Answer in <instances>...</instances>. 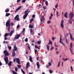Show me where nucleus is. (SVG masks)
<instances>
[{
	"instance_id": "nucleus-19",
	"label": "nucleus",
	"mask_w": 74,
	"mask_h": 74,
	"mask_svg": "<svg viewBox=\"0 0 74 74\" xmlns=\"http://www.w3.org/2000/svg\"><path fill=\"white\" fill-rule=\"evenodd\" d=\"M42 1L43 2H44V1H45V3L46 4V5H47V4H48V1H46V0H43Z\"/></svg>"
},
{
	"instance_id": "nucleus-28",
	"label": "nucleus",
	"mask_w": 74,
	"mask_h": 74,
	"mask_svg": "<svg viewBox=\"0 0 74 74\" xmlns=\"http://www.w3.org/2000/svg\"><path fill=\"white\" fill-rule=\"evenodd\" d=\"M69 23H70V24H72V22H71V20H68V21Z\"/></svg>"
},
{
	"instance_id": "nucleus-29",
	"label": "nucleus",
	"mask_w": 74,
	"mask_h": 74,
	"mask_svg": "<svg viewBox=\"0 0 74 74\" xmlns=\"http://www.w3.org/2000/svg\"><path fill=\"white\" fill-rule=\"evenodd\" d=\"M44 18L43 16H42V19H40V21L41 22H42V21H44Z\"/></svg>"
},
{
	"instance_id": "nucleus-47",
	"label": "nucleus",
	"mask_w": 74,
	"mask_h": 74,
	"mask_svg": "<svg viewBox=\"0 0 74 74\" xmlns=\"http://www.w3.org/2000/svg\"><path fill=\"white\" fill-rule=\"evenodd\" d=\"M19 27H20V25H18L17 26V29H18V28H19Z\"/></svg>"
},
{
	"instance_id": "nucleus-10",
	"label": "nucleus",
	"mask_w": 74,
	"mask_h": 74,
	"mask_svg": "<svg viewBox=\"0 0 74 74\" xmlns=\"http://www.w3.org/2000/svg\"><path fill=\"white\" fill-rule=\"evenodd\" d=\"M16 63H17L18 64H20V61L19 60V58H16Z\"/></svg>"
},
{
	"instance_id": "nucleus-50",
	"label": "nucleus",
	"mask_w": 74,
	"mask_h": 74,
	"mask_svg": "<svg viewBox=\"0 0 74 74\" xmlns=\"http://www.w3.org/2000/svg\"><path fill=\"white\" fill-rule=\"evenodd\" d=\"M57 13H56V15L58 16H59V15H58V14H59V13L57 11L56 12Z\"/></svg>"
},
{
	"instance_id": "nucleus-1",
	"label": "nucleus",
	"mask_w": 74,
	"mask_h": 74,
	"mask_svg": "<svg viewBox=\"0 0 74 74\" xmlns=\"http://www.w3.org/2000/svg\"><path fill=\"white\" fill-rule=\"evenodd\" d=\"M3 52L4 54L5 55V56L4 60L6 63V64H7L8 63V58L7 56L9 55V53H8L7 50H5L3 51Z\"/></svg>"
},
{
	"instance_id": "nucleus-64",
	"label": "nucleus",
	"mask_w": 74,
	"mask_h": 74,
	"mask_svg": "<svg viewBox=\"0 0 74 74\" xmlns=\"http://www.w3.org/2000/svg\"><path fill=\"white\" fill-rule=\"evenodd\" d=\"M51 16H53V14L51 13Z\"/></svg>"
},
{
	"instance_id": "nucleus-18",
	"label": "nucleus",
	"mask_w": 74,
	"mask_h": 74,
	"mask_svg": "<svg viewBox=\"0 0 74 74\" xmlns=\"http://www.w3.org/2000/svg\"><path fill=\"white\" fill-rule=\"evenodd\" d=\"M11 64H12V61H10L8 63V65L9 67L11 66Z\"/></svg>"
},
{
	"instance_id": "nucleus-37",
	"label": "nucleus",
	"mask_w": 74,
	"mask_h": 74,
	"mask_svg": "<svg viewBox=\"0 0 74 74\" xmlns=\"http://www.w3.org/2000/svg\"><path fill=\"white\" fill-rule=\"evenodd\" d=\"M18 67H16L15 68V71H18Z\"/></svg>"
},
{
	"instance_id": "nucleus-43",
	"label": "nucleus",
	"mask_w": 74,
	"mask_h": 74,
	"mask_svg": "<svg viewBox=\"0 0 74 74\" xmlns=\"http://www.w3.org/2000/svg\"><path fill=\"white\" fill-rule=\"evenodd\" d=\"M22 3H25L26 2V0H23L22 1Z\"/></svg>"
},
{
	"instance_id": "nucleus-8",
	"label": "nucleus",
	"mask_w": 74,
	"mask_h": 74,
	"mask_svg": "<svg viewBox=\"0 0 74 74\" xmlns=\"http://www.w3.org/2000/svg\"><path fill=\"white\" fill-rule=\"evenodd\" d=\"M30 32L31 35H33L34 34V31L33 30V29H30Z\"/></svg>"
},
{
	"instance_id": "nucleus-20",
	"label": "nucleus",
	"mask_w": 74,
	"mask_h": 74,
	"mask_svg": "<svg viewBox=\"0 0 74 74\" xmlns=\"http://www.w3.org/2000/svg\"><path fill=\"white\" fill-rule=\"evenodd\" d=\"M62 60L63 61L65 62V61H67V60H68V58H66V59H65L63 58L62 59Z\"/></svg>"
},
{
	"instance_id": "nucleus-13",
	"label": "nucleus",
	"mask_w": 74,
	"mask_h": 74,
	"mask_svg": "<svg viewBox=\"0 0 74 74\" xmlns=\"http://www.w3.org/2000/svg\"><path fill=\"white\" fill-rule=\"evenodd\" d=\"M27 15H28V14H25V15H24L23 16V19H26V17H27Z\"/></svg>"
},
{
	"instance_id": "nucleus-23",
	"label": "nucleus",
	"mask_w": 74,
	"mask_h": 74,
	"mask_svg": "<svg viewBox=\"0 0 74 74\" xmlns=\"http://www.w3.org/2000/svg\"><path fill=\"white\" fill-rule=\"evenodd\" d=\"M46 47H47V50H48V51H49V45H46Z\"/></svg>"
},
{
	"instance_id": "nucleus-7",
	"label": "nucleus",
	"mask_w": 74,
	"mask_h": 74,
	"mask_svg": "<svg viewBox=\"0 0 74 74\" xmlns=\"http://www.w3.org/2000/svg\"><path fill=\"white\" fill-rule=\"evenodd\" d=\"M19 15H17L15 16L14 19L15 20H17V21H18L19 20Z\"/></svg>"
},
{
	"instance_id": "nucleus-56",
	"label": "nucleus",
	"mask_w": 74,
	"mask_h": 74,
	"mask_svg": "<svg viewBox=\"0 0 74 74\" xmlns=\"http://www.w3.org/2000/svg\"><path fill=\"white\" fill-rule=\"evenodd\" d=\"M3 64L1 63V62H0V66H1Z\"/></svg>"
},
{
	"instance_id": "nucleus-14",
	"label": "nucleus",
	"mask_w": 74,
	"mask_h": 74,
	"mask_svg": "<svg viewBox=\"0 0 74 74\" xmlns=\"http://www.w3.org/2000/svg\"><path fill=\"white\" fill-rule=\"evenodd\" d=\"M14 49L15 51H17V50H18V48H17V47H16V45H14Z\"/></svg>"
},
{
	"instance_id": "nucleus-27",
	"label": "nucleus",
	"mask_w": 74,
	"mask_h": 74,
	"mask_svg": "<svg viewBox=\"0 0 74 74\" xmlns=\"http://www.w3.org/2000/svg\"><path fill=\"white\" fill-rule=\"evenodd\" d=\"M10 15V13H7L6 14V15H5V16H9V15Z\"/></svg>"
},
{
	"instance_id": "nucleus-42",
	"label": "nucleus",
	"mask_w": 74,
	"mask_h": 74,
	"mask_svg": "<svg viewBox=\"0 0 74 74\" xmlns=\"http://www.w3.org/2000/svg\"><path fill=\"white\" fill-rule=\"evenodd\" d=\"M35 16H36V15L34 14L32 16V18H35Z\"/></svg>"
},
{
	"instance_id": "nucleus-55",
	"label": "nucleus",
	"mask_w": 74,
	"mask_h": 74,
	"mask_svg": "<svg viewBox=\"0 0 74 74\" xmlns=\"http://www.w3.org/2000/svg\"><path fill=\"white\" fill-rule=\"evenodd\" d=\"M51 23V21H47V23Z\"/></svg>"
},
{
	"instance_id": "nucleus-21",
	"label": "nucleus",
	"mask_w": 74,
	"mask_h": 74,
	"mask_svg": "<svg viewBox=\"0 0 74 74\" xmlns=\"http://www.w3.org/2000/svg\"><path fill=\"white\" fill-rule=\"evenodd\" d=\"M29 60L31 62H33V60H32V56H30L29 57Z\"/></svg>"
},
{
	"instance_id": "nucleus-33",
	"label": "nucleus",
	"mask_w": 74,
	"mask_h": 74,
	"mask_svg": "<svg viewBox=\"0 0 74 74\" xmlns=\"http://www.w3.org/2000/svg\"><path fill=\"white\" fill-rule=\"evenodd\" d=\"M49 43H50V44L52 45V42L51 41V40H49Z\"/></svg>"
},
{
	"instance_id": "nucleus-22",
	"label": "nucleus",
	"mask_w": 74,
	"mask_h": 74,
	"mask_svg": "<svg viewBox=\"0 0 74 74\" xmlns=\"http://www.w3.org/2000/svg\"><path fill=\"white\" fill-rule=\"evenodd\" d=\"M22 7V6H20L18 8V9L16 10V12L18 11V10H20V9H21V8Z\"/></svg>"
},
{
	"instance_id": "nucleus-3",
	"label": "nucleus",
	"mask_w": 74,
	"mask_h": 74,
	"mask_svg": "<svg viewBox=\"0 0 74 74\" xmlns=\"http://www.w3.org/2000/svg\"><path fill=\"white\" fill-rule=\"evenodd\" d=\"M14 33V30L11 31L10 33H6L5 34L4 36V37H7V36H10V37H11V36H12V34H13Z\"/></svg>"
},
{
	"instance_id": "nucleus-35",
	"label": "nucleus",
	"mask_w": 74,
	"mask_h": 74,
	"mask_svg": "<svg viewBox=\"0 0 74 74\" xmlns=\"http://www.w3.org/2000/svg\"><path fill=\"white\" fill-rule=\"evenodd\" d=\"M12 73L13 74H17V73H16V72L15 71H13Z\"/></svg>"
},
{
	"instance_id": "nucleus-15",
	"label": "nucleus",
	"mask_w": 74,
	"mask_h": 74,
	"mask_svg": "<svg viewBox=\"0 0 74 74\" xmlns=\"http://www.w3.org/2000/svg\"><path fill=\"white\" fill-rule=\"evenodd\" d=\"M13 53L12 54V56L13 57H15V51H13Z\"/></svg>"
},
{
	"instance_id": "nucleus-45",
	"label": "nucleus",
	"mask_w": 74,
	"mask_h": 74,
	"mask_svg": "<svg viewBox=\"0 0 74 74\" xmlns=\"http://www.w3.org/2000/svg\"><path fill=\"white\" fill-rule=\"evenodd\" d=\"M43 9H44V10H46V9H47V7H46V6H44L43 7Z\"/></svg>"
},
{
	"instance_id": "nucleus-9",
	"label": "nucleus",
	"mask_w": 74,
	"mask_h": 74,
	"mask_svg": "<svg viewBox=\"0 0 74 74\" xmlns=\"http://www.w3.org/2000/svg\"><path fill=\"white\" fill-rule=\"evenodd\" d=\"M62 37L61 36H60V44H62L63 45H64V43H63V42H62Z\"/></svg>"
},
{
	"instance_id": "nucleus-54",
	"label": "nucleus",
	"mask_w": 74,
	"mask_h": 74,
	"mask_svg": "<svg viewBox=\"0 0 74 74\" xmlns=\"http://www.w3.org/2000/svg\"><path fill=\"white\" fill-rule=\"evenodd\" d=\"M58 7V5H56L55 6V7L56 8H57V7Z\"/></svg>"
},
{
	"instance_id": "nucleus-34",
	"label": "nucleus",
	"mask_w": 74,
	"mask_h": 74,
	"mask_svg": "<svg viewBox=\"0 0 74 74\" xmlns=\"http://www.w3.org/2000/svg\"><path fill=\"white\" fill-rule=\"evenodd\" d=\"M34 20V19L33 18H32L30 21V23H32V22H33V21Z\"/></svg>"
},
{
	"instance_id": "nucleus-24",
	"label": "nucleus",
	"mask_w": 74,
	"mask_h": 74,
	"mask_svg": "<svg viewBox=\"0 0 74 74\" xmlns=\"http://www.w3.org/2000/svg\"><path fill=\"white\" fill-rule=\"evenodd\" d=\"M67 13L66 12L64 14V16L65 18H67Z\"/></svg>"
},
{
	"instance_id": "nucleus-16",
	"label": "nucleus",
	"mask_w": 74,
	"mask_h": 74,
	"mask_svg": "<svg viewBox=\"0 0 74 74\" xmlns=\"http://www.w3.org/2000/svg\"><path fill=\"white\" fill-rule=\"evenodd\" d=\"M70 50H71L72 49V48H73V46L72 45V43H70Z\"/></svg>"
},
{
	"instance_id": "nucleus-53",
	"label": "nucleus",
	"mask_w": 74,
	"mask_h": 74,
	"mask_svg": "<svg viewBox=\"0 0 74 74\" xmlns=\"http://www.w3.org/2000/svg\"><path fill=\"white\" fill-rule=\"evenodd\" d=\"M4 38H5L4 40H7V38H6V37L4 36Z\"/></svg>"
},
{
	"instance_id": "nucleus-62",
	"label": "nucleus",
	"mask_w": 74,
	"mask_h": 74,
	"mask_svg": "<svg viewBox=\"0 0 74 74\" xmlns=\"http://www.w3.org/2000/svg\"><path fill=\"white\" fill-rule=\"evenodd\" d=\"M56 53H57V54H59V51H57L56 52Z\"/></svg>"
},
{
	"instance_id": "nucleus-2",
	"label": "nucleus",
	"mask_w": 74,
	"mask_h": 74,
	"mask_svg": "<svg viewBox=\"0 0 74 74\" xmlns=\"http://www.w3.org/2000/svg\"><path fill=\"white\" fill-rule=\"evenodd\" d=\"M10 26H11V23H10V20L9 19L6 23V27H8V32H10Z\"/></svg>"
},
{
	"instance_id": "nucleus-46",
	"label": "nucleus",
	"mask_w": 74,
	"mask_h": 74,
	"mask_svg": "<svg viewBox=\"0 0 74 74\" xmlns=\"http://www.w3.org/2000/svg\"><path fill=\"white\" fill-rule=\"evenodd\" d=\"M21 71L22 73H23V74H25V71H23V70H21Z\"/></svg>"
},
{
	"instance_id": "nucleus-11",
	"label": "nucleus",
	"mask_w": 74,
	"mask_h": 74,
	"mask_svg": "<svg viewBox=\"0 0 74 74\" xmlns=\"http://www.w3.org/2000/svg\"><path fill=\"white\" fill-rule=\"evenodd\" d=\"M30 63L29 62H27L26 65V69H28V67H30Z\"/></svg>"
},
{
	"instance_id": "nucleus-39",
	"label": "nucleus",
	"mask_w": 74,
	"mask_h": 74,
	"mask_svg": "<svg viewBox=\"0 0 74 74\" xmlns=\"http://www.w3.org/2000/svg\"><path fill=\"white\" fill-rule=\"evenodd\" d=\"M53 49H54V48H53V47L51 46V51H52V50H53Z\"/></svg>"
},
{
	"instance_id": "nucleus-60",
	"label": "nucleus",
	"mask_w": 74,
	"mask_h": 74,
	"mask_svg": "<svg viewBox=\"0 0 74 74\" xmlns=\"http://www.w3.org/2000/svg\"><path fill=\"white\" fill-rule=\"evenodd\" d=\"M28 47L29 50H30V46H28Z\"/></svg>"
},
{
	"instance_id": "nucleus-44",
	"label": "nucleus",
	"mask_w": 74,
	"mask_h": 74,
	"mask_svg": "<svg viewBox=\"0 0 74 74\" xmlns=\"http://www.w3.org/2000/svg\"><path fill=\"white\" fill-rule=\"evenodd\" d=\"M25 42H27V41H28V39L27 38L25 40Z\"/></svg>"
},
{
	"instance_id": "nucleus-6",
	"label": "nucleus",
	"mask_w": 74,
	"mask_h": 74,
	"mask_svg": "<svg viewBox=\"0 0 74 74\" xmlns=\"http://www.w3.org/2000/svg\"><path fill=\"white\" fill-rule=\"evenodd\" d=\"M63 23H64V21L62 20L61 21L60 26L62 29L64 28V25H63Z\"/></svg>"
},
{
	"instance_id": "nucleus-49",
	"label": "nucleus",
	"mask_w": 74,
	"mask_h": 74,
	"mask_svg": "<svg viewBox=\"0 0 74 74\" xmlns=\"http://www.w3.org/2000/svg\"><path fill=\"white\" fill-rule=\"evenodd\" d=\"M49 73L50 74H51L52 73H53V71H51V70H49Z\"/></svg>"
},
{
	"instance_id": "nucleus-12",
	"label": "nucleus",
	"mask_w": 74,
	"mask_h": 74,
	"mask_svg": "<svg viewBox=\"0 0 74 74\" xmlns=\"http://www.w3.org/2000/svg\"><path fill=\"white\" fill-rule=\"evenodd\" d=\"M69 34L70 35L71 40H72L73 41H74V38H73V37H72V35H71V33H69Z\"/></svg>"
},
{
	"instance_id": "nucleus-30",
	"label": "nucleus",
	"mask_w": 74,
	"mask_h": 74,
	"mask_svg": "<svg viewBox=\"0 0 74 74\" xmlns=\"http://www.w3.org/2000/svg\"><path fill=\"white\" fill-rule=\"evenodd\" d=\"M29 27L30 28H33V27H34L33 26V25H29Z\"/></svg>"
},
{
	"instance_id": "nucleus-5",
	"label": "nucleus",
	"mask_w": 74,
	"mask_h": 74,
	"mask_svg": "<svg viewBox=\"0 0 74 74\" xmlns=\"http://www.w3.org/2000/svg\"><path fill=\"white\" fill-rule=\"evenodd\" d=\"M74 16V14H73V13H71L69 14V18L71 20L72 19V18H73Z\"/></svg>"
},
{
	"instance_id": "nucleus-48",
	"label": "nucleus",
	"mask_w": 74,
	"mask_h": 74,
	"mask_svg": "<svg viewBox=\"0 0 74 74\" xmlns=\"http://www.w3.org/2000/svg\"><path fill=\"white\" fill-rule=\"evenodd\" d=\"M18 67L19 69H20L21 68V65H18Z\"/></svg>"
},
{
	"instance_id": "nucleus-52",
	"label": "nucleus",
	"mask_w": 74,
	"mask_h": 74,
	"mask_svg": "<svg viewBox=\"0 0 74 74\" xmlns=\"http://www.w3.org/2000/svg\"><path fill=\"white\" fill-rule=\"evenodd\" d=\"M25 28H23V30L22 32H25Z\"/></svg>"
},
{
	"instance_id": "nucleus-41",
	"label": "nucleus",
	"mask_w": 74,
	"mask_h": 74,
	"mask_svg": "<svg viewBox=\"0 0 74 74\" xmlns=\"http://www.w3.org/2000/svg\"><path fill=\"white\" fill-rule=\"evenodd\" d=\"M35 53V54H36L37 53V50H36V49H34Z\"/></svg>"
},
{
	"instance_id": "nucleus-26",
	"label": "nucleus",
	"mask_w": 74,
	"mask_h": 74,
	"mask_svg": "<svg viewBox=\"0 0 74 74\" xmlns=\"http://www.w3.org/2000/svg\"><path fill=\"white\" fill-rule=\"evenodd\" d=\"M9 11H10V9H7L6 10H5V11L6 12H9Z\"/></svg>"
},
{
	"instance_id": "nucleus-59",
	"label": "nucleus",
	"mask_w": 74,
	"mask_h": 74,
	"mask_svg": "<svg viewBox=\"0 0 74 74\" xmlns=\"http://www.w3.org/2000/svg\"><path fill=\"white\" fill-rule=\"evenodd\" d=\"M11 25L12 26H14V23L12 22L11 23Z\"/></svg>"
},
{
	"instance_id": "nucleus-40",
	"label": "nucleus",
	"mask_w": 74,
	"mask_h": 74,
	"mask_svg": "<svg viewBox=\"0 0 74 74\" xmlns=\"http://www.w3.org/2000/svg\"><path fill=\"white\" fill-rule=\"evenodd\" d=\"M60 62H59L58 64V67H59V66H60Z\"/></svg>"
},
{
	"instance_id": "nucleus-57",
	"label": "nucleus",
	"mask_w": 74,
	"mask_h": 74,
	"mask_svg": "<svg viewBox=\"0 0 74 74\" xmlns=\"http://www.w3.org/2000/svg\"><path fill=\"white\" fill-rule=\"evenodd\" d=\"M55 39V38H54V37H53L52 38V40L53 41V40H54Z\"/></svg>"
},
{
	"instance_id": "nucleus-32",
	"label": "nucleus",
	"mask_w": 74,
	"mask_h": 74,
	"mask_svg": "<svg viewBox=\"0 0 74 74\" xmlns=\"http://www.w3.org/2000/svg\"><path fill=\"white\" fill-rule=\"evenodd\" d=\"M37 43L39 45H40L41 44V41L39 40L37 42Z\"/></svg>"
},
{
	"instance_id": "nucleus-17",
	"label": "nucleus",
	"mask_w": 74,
	"mask_h": 74,
	"mask_svg": "<svg viewBox=\"0 0 74 74\" xmlns=\"http://www.w3.org/2000/svg\"><path fill=\"white\" fill-rule=\"evenodd\" d=\"M36 65L37 66L38 69H39V68H40V65L39 64V62H37L36 63Z\"/></svg>"
},
{
	"instance_id": "nucleus-63",
	"label": "nucleus",
	"mask_w": 74,
	"mask_h": 74,
	"mask_svg": "<svg viewBox=\"0 0 74 74\" xmlns=\"http://www.w3.org/2000/svg\"><path fill=\"white\" fill-rule=\"evenodd\" d=\"M72 2L73 3V5H74V0H72Z\"/></svg>"
},
{
	"instance_id": "nucleus-58",
	"label": "nucleus",
	"mask_w": 74,
	"mask_h": 74,
	"mask_svg": "<svg viewBox=\"0 0 74 74\" xmlns=\"http://www.w3.org/2000/svg\"><path fill=\"white\" fill-rule=\"evenodd\" d=\"M54 44L55 45V47H58V45H56V43H54Z\"/></svg>"
},
{
	"instance_id": "nucleus-25",
	"label": "nucleus",
	"mask_w": 74,
	"mask_h": 74,
	"mask_svg": "<svg viewBox=\"0 0 74 74\" xmlns=\"http://www.w3.org/2000/svg\"><path fill=\"white\" fill-rule=\"evenodd\" d=\"M29 11V9H27V10L25 11L24 12V14H28L27 12H28V11Z\"/></svg>"
},
{
	"instance_id": "nucleus-31",
	"label": "nucleus",
	"mask_w": 74,
	"mask_h": 74,
	"mask_svg": "<svg viewBox=\"0 0 74 74\" xmlns=\"http://www.w3.org/2000/svg\"><path fill=\"white\" fill-rule=\"evenodd\" d=\"M66 44H69V42H68V40H67V38H66Z\"/></svg>"
},
{
	"instance_id": "nucleus-38",
	"label": "nucleus",
	"mask_w": 74,
	"mask_h": 74,
	"mask_svg": "<svg viewBox=\"0 0 74 74\" xmlns=\"http://www.w3.org/2000/svg\"><path fill=\"white\" fill-rule=\"evenodd\" d=\"M49 66H52V64L51 63V62H49Z\"/></svg>"
},
{
	"instance_id": "nucleus-36",
	"label": "nucleus",
	"mask_w": 74,
	"mask_h": 74,
	"mask_svg": "<svg viewBox=\"0 0 74 74\" xmlns=\"http://www.w3.org/2000/svg\"><path fill=\"white\" fill-rule=\"evenodd\" d=\"M8 48H9V50H11V46H8Z\"/></svg>"
},
{
	"instance_id": "nucleus-51",
	"label": "nucleus",
	"mask_w": 74,
	"mask_h": 74,
	"mask_svg": "<svg viewBox=\"0 0 74 74\" xmlns=\"http://www.w3.org/2000/svg\"><path fill=\"white\" fill-rule=\"evenodd\" d=\"M20 1H21V0H17V3H19Z\"/></svg>"
},
{
	"instance_id": "nucleus-61",
	"label": "nucleus",
	"mask_w": 74,
	"mask_h": 74,
	"mask_svg": "<svg viewBox=\"0 0 74 74\" xmlns=\"http://www.w3.org/2000/svg\"><path fill=\"white\" fill-rule=\"evenodd\" d=\"M35 49H37V46L35 45Z\"/></svg>"
},
{
	"instance_id": "nucleus-4",
	"label": "nucleus",
	"mask_w": 74,
	"mask_h": 74,
	"mask_svg": "<svg viewBox=\"0 0 74 74\" xmlns=\"http://www.w3.org/2000/svg\"><path fill=\"white\" fill-rule=\"evenodd\" d=\"M20 36L21 35L19 34H17L16 35H15V37L13 39L14 41H15V40H16L17 39H18V38H19V37H20Z\"/></svg>"
}]
</instances>
